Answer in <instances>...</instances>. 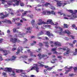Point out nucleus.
<instances>
[{"mask_svg": "<svg viewBox=\"0 0 77 77\" xmlns=\"http://www.w3.org/2000/svg\"><path fill=\"white\" fill-rule=\"evenodd\" d=\"M3 70L5 71H8L9 72L8 73H10L11 71L13 73L11 74L12 75H15V69H12L11 68H5L3 69Z\"/></svg>", "mask_w": 77, "mask_h": 77, "instance_id": "obj_4", "label": "nucleus"}, {"mask_svg": "<svg viewBox=\"0 0 77 77\" xmlns=\"http://www.w3.org/2000/svg\"><path fill=\"white\" fill-rule=\"evenodd\" d=\"M76 42H77V41L75 40H74L73 41V44H75V43Z\"/></svg>", "mask_w": 77, "mask_h": 77, "instance_id": "obj_64", "label": "nucleus"}, {"mask_svg": "<svg viewBox=\"0 0 77 77\" xmlns=\"http://www.w3.org/2000/svg\"><path fill=\"white\" fill-rule=\"evenodd\" d=\"M55 45H58V46L60 47V46H61V44H60L59 42H56L55 43Z\"/></svg>", "mask_w": 77, "mask_h": 77, "instance_id": "obj_22", "label": "nucleus"}, {"mask_svg": "<svg viewBox=\"0 0 77 77\" xmlns=\"http://www.w3.org/2000/svg\"><path fill=\"white\" fill-rule=\"evenodd\" d=\"M53 67H54V66H53V67H48L47 70H48L49 71H51V69H52V68H53Z\"/></svg>", "mask_w": 77, "mask_h": 77, "instance_id": "obj_40", "label": "nucleus"}, {"mask_svg": "<svg viewBox=\"0 0 77 77\" xmlns=\"http://www.w3.org/2000/svg\"><path fill=\"white\" fill-rule=\"evenodd\" d=\"M45 24H51L52 25H55V26H57L58 24L57 22H55L54 23H53V21L51 19H48L47 20V23L45 22Z\"/></svg>", "mask_w": 77, "mask_h": 77, "instance_id": "obj_5", "label": "nucleus"}, {"mask_svg": "<svg viewBox=\"0 0 77 77\" xmlns=\"http://www.w3.org/2000/svg\"><path fill=\"white\" fill-rule=\"evenodd\" d=\"M27 42V39H25V41H23V44H25V43H26Z\"/></svg>", "mask_w": 77, "mask_h": 77, "instance_id": "obj_54", "label": "nucleus"}, {"mask_svg": "<svg viewBox=\"0 0 77 77\" xmlns=\"http://www.w3.org/2000/svg\"><path fill=\"white\" fill-rule=\"evenodd\" d=\"M37 52H38V53H40L41 51V48H38V50H36Z\"/></svg>", "mask_w": 77, "mask_h": 77, "instance_id": "obj_43", "label": "nucleus"}, {"mask_svg": "<svg viewBox=\"0 0 77 77\" xmlns=\"http://www.w3.org/2000/svg\"><path fill=\"white\" fill-rule=\"evenodd\" d=\"M51 13L52 14H53V15H55V12L53 11H51Z\"/></svg>", "mask_w": 77, "mask_h": 77, "instance_id": "obj_60", "label": "nucleus"}, {"mask_svg": "<svg viewBox=\"0 0 77 77\" xmlns=\"http://www.w3.org/2000/svg\"><path fill=\"white\" fill-rule=\"evenodd\" d=\"M45 24V22L44 21H42V19H38V21L37 23V25H39V26L42 25V24Z\"/></svg>", "mask_w": 77, "mask_h": 77, "instance_id": "obj_10", "label": "nucleus"}, {"mask_svg": "<svg viewBox=\"0 0 77 77\" xmlns=\"http://www.w3.org/2000/svg\"><path fill=\"white\" fill-rule=\"evenodd\" d=\"M36 44V42L35 41H33V43L31 44V45H34L35 44Z\"/></svg>", "mask_w": 77, "mask_h": 77, "instance_id": "obj_39", "label": "nucleus"}, {"mask_svg": "<svg viewBox=\"0 0 77 77\" xmlns=\"http://www.w3.org/2000/svg\"><path fill=\"white\" fill-rule=\"evenodd\" d=\"M3 51L4 53L5 54H4L5 56H6V55H7L9 53V51H6V50L3 51V50L2 51Z\"/></svg>", "mask_w": 77, "mask_h": 77, "instance_id": "obj_21", "label": "nucleus"}, {"mask_svg": "<svg viewBox=\"0 0 77 77\" xmlns=\"http://www.w3.org/2000/svg\"><path fill=\"white\" fill-rule=\"evenodd\" d=\"M20 5L21 6H24V4L23 2H21L20 3Z\"/></svg>", "mask_w": 77, "mask_h": 77, "instance_id": "obj_51", "label": "nucleus"}, {"mask_svg": "<svg viewBox=\"0 0 77 77\" xmlns=\"http://www.w3.org/2000/svg\"><path fill=\"white\" fill-rule=\"evenodd\" d=\"M77 49H75V52L73 53L74 55H76V54H77Z\"/></svg>", "mask_w": 77, "mask_h": 77, "instance_id": "obj_42", "label": "nucleus"}, {"mask_svg": "<svg viewBox=\"0 0 77 77\" xmlns=\"http://www.w3.org/2000/svg\"><path fill=\"white\" fill-rule=\"evenodd\" d=\"M20 1V0H11L8 2L7 4L9 6H11L12 5H13V6H18Z\"/></svg>", "mask_w": 77, "mask_h": 77, "instance_id": "obj_3", "label": "nucleus"}, {"mask_svg": "<svg viewBox=\"0 0 77 77\" xmlns=\"http://www.w3.org/2000/svg\"><path fill=\"white\" fill-rule=\"evenodd\" d=\"M10 41L11 42H12V43H15V42H20V40L17 38L14 39L13 38H11L10 39Z\"/></svg>", "mask_w": 77, "mask_h": 77, "instance_id": "obj_11", "label": "nucleus"}, {"mask_svg": "<svg viewBox=\"0 0 77 77\" xmlns=\"http://www.w3.org/2000/svg\"><path fill=\"white\" fill-rule=\"evenodd\" d=\"M11 23V21L10 20H8L7 19H5L4 20L0 21V24H6L7 23Z\"/></svg>", "mask_w": 77, "mask_h": 77, "instance_id": "obj_6", "label": "nucleus"}, {"mask_svg": "<svg viewBox=\"0 0 77 77\" xmlns=\"http://www.w3.org/2000/svg\"><path fill=\"white\" fill-rule=\"evenodd\" d=\"M50 44H51V47H54V46L53 45V44H54V43H53V42L52 41H51L50 42Z\"/></svg>", "mask_w": 77, "mask_h": 77, "instance_id": "obj_28", "label": "nucleus"}, {"mask_svg": "<svg viewBox=\"0 0 77 77\" xmlns=\"http://www.w3.org/2000/svg\"><path fill=\"white\" fill-rule=\"evenodd\" d=\"M57 5L58 6H60L62 5V3H61V1H57Z\"/></svg>", "mask_w": 77, "mask_h": 77, "instance_id": "obj_20", "label": "nucleus"}, {"mask_svg": "<svg viewBox=\"0 0 77 77\" xmlns=\"http://www.w3.org/2000/svg\"><path fill=\"white\" fill-rule=\"evenodd\" d=\"M23 17H24L23 16H22L21 18L23 21H27V20L26 19L24 18Z\"/></svg>", "mask_w": 77, "mask_h": 77, "instance_id": "obj_50", "label": "nucleus"}, {"mask_svg": "<svg viewBox=\"0 0 77 77\" xmlns=\"http://www.w3.org/2000/svg\"><path fill=\"white\" fill-rule=\"evenodd\" d=\"M33 59L32 58H29V59H28V63H30V62H32V60Z\"/></svg>", "mask_w": 77, "mask_h": 77, "instance_id": "obj_38", "label": "nucleus"}, {"mask_svg": "<svg viewBox=\"0 0 77 77\" xmlns=\"http://www.w3.org/2000/svg\"><path fill=\"white\" fill-rule=\"evenodd\" d=\"M50 32L49 31H47L46 32V35H48L49 37H50Z\"/></svg>", "mask_w": 77, "mask_h": 77, "instance_id": "obj_29", "label": "nucleus"}, {"mask_svg": "<svg viewBox=\"0 0 77 77\" xmlns=\"http://www.w3.org/2000/svg\"><path fill=\"white\" fill-rule=\"evenodd\" d=\"M72 69V67H70L69 68H68L69 70L66 71L65 74L68 73L69 72H70V71H71Z\"/></svg>", "mask_w": 77, "mask_h": 77, "instance_id": "obj_23", "label": "nucleus"}, {"mask_svg": "<svg viewBox=\"0 0 77 77\" xmlns=\"http://www.w3.org/2000/svg\"><path fill=\"white\" fill-rule=\"evenodd\" d=\"M63 26L64 28H68V25H67L66 24H64Z\"/></svg>", "mask_w": 77, "mask_h": 77, "instance_id": "obj_31", "label": "nucleus"}, {"mask_svg": "<svg viewBox=\"0 0 77 77\" xmlns=\"http://www.w3.org/2000/svg\"><path fill=\"white\" fill-rule=\"evenodd\" d=\"M17 34L18 35H14V38H16L17 37H20V38L23 37V34L21 33V32L17 31Z\"/></svg>", "mask_w": 77, "mask_h": 77, "instance_id": "obj_7", "label": "nucleus"}, {"mask_svg": "<svg viewBox=\"0 0 77 77\" xmlns=\"http://www.w3.org/2000/svg\"><path fill=\"white\" fill-rule=\"evenodd\" d=\"M13 32H14V33H15V32H17L16 28H13Z\"/></svg>", "mask_w": 77, "mask_h": 77, "instance_id": "obj_45", "label": "nucleus"}, {"mask_svg": "<svg viewBox=\"0 0 77 77\" xmlns=\"http://www.w3.org/2000/svg\"><path fill=\"white\" fill-rule=\"evenodd\" d=\"M44 72L45 74H47L48 73V72L47 71V70H44Z\"/></svg>", "mask_w": 77, "mask_h": 77, "instance_id": "obj_52", "label": "nucleus"}, {"mask_svg": "<svg viewBox=\"0 0 77 77\" xmlns=\"http://www.w3.org/2000/svg\"><path fill=\"white\" fill-rule=\"evenodd\" d=\"M13 47L14 48L12 49V51H14V50H17V46L15 45H13Z\"/></svg>", "mask_w": 77, "mask_h": 77, "instance_id": "obj_24", "label": "nucleus"}, {"mask_svg": "<svg viewBox=\"0 0 77 77\" xmlns=\"http://www.w3.org/2000/svg\"><path fill=\"white\" fill-rule=\"evenodd\" d=\"M55 27L56 28V29H58L57 30H55V33H59L60 35H64L65 33H67V34L69 35V37H71V38H72V39H74V36H73V35H70V34H71V32L69 31V30H66L63 32V29L62 28L57 26H55Z\"/></svg>", "mask_w": 77, "mask_h": 77, "instance_id": "obj_1", "label": "nucleus"}, {"mask_svg": "<svg viewBox=\"0 0 77 77\" xmlns=\"http://www.w3.org/2000/svg\"><path fill=\"white\" fill-rule=\"evenodd\" d=\"M59 50H62V51H65L66 50V53L67 54H69L70 53V49L68 48L67 47L64 48H58Z\"/></svg>", "mask_w": 77, "mask_h": 77, "instance_id": "obj_8", "label": "nucleus"}, {"mask_svg": "<svg viewBox=\"0 0 77 77\" xmlns=\"http://www.w3.org/2000/svg\"><path fill=\"white\" fill-rule=\"evenodd\" d=\"M38 56L39 57V58H38V59H39V60H41V58H42V57H47L46 59H47V58H48V57H47V55H41V54H39Z\"/></svg>", "mask_w": 77, "mask_h": 77, "instance_id": "obj_13", "label": "nucleus"}, {"mask_svg": "<svg viewBox=\"0 0 77 77\" xmlns=\"http://www.w3.org/2000/svg\"><path fill=\"white\" fill-rule=\"evenodd\" d=\"M27 13H28V11H25L24 12V13L23 14V15H22V16H24L25 15H26V14Z\"/></svg>", "mask_w": 77, "mask_h": 77, "instance_id": "obj_36", "label": "nucleus"}, {"mask_svg": "<svg viewBox=\"0 0 77 77\" xmlns=\"http://www.w3.org/2000/svg\"><path fill=\"white\" fill-rule=\"evenodd\" d=\"M6 10L8 11V12H11V11H12V9H9V8H7Z\"/></svg>", "mask_w": 77, "mask_h": 77, "instance_id": "obj_49", "label": "nucleus"}, {"mask_svg": "<svg viewBox=\"0 0 77 77\" xmlns=\"http://www.w3.org/2000/svg\"><path fill=\"white\" fill-rule=\"evenodd\" d=\"M27 56H23V59H26V58H27Z\"/></svg>", "mask_w": 77, "mask_h": 77, "instance_id": "obj_63", "label": "nucleus"}, {"mask_svg": "<svg viewBox=\"0 0 77 77\" xmlns=\"http://www.w3.org/2000/svg\"><path fill=\"white\" fill-rule=\"evenodd\" d=\"M20 71V72H23V70H17L16 71V72L18 73Z\"/></svg>", "mask_w": 77, "mask_h": 77, "instance_id": "obj_47", "label": "nucleus"}, {"mask_svg": "<svg viewBox=\"0 0 77 77\" xmlns=\"http://www.w3.org/2000/svg\"><path fill=\"white\" fill-rule=\"evenodd\" d=\"M67 11L69 12H71V13H73V11L72 10H67Z\"/></svg>", "mask_w": 77, "mask_h": 77, "instance_id": "obj_37", "label": "nucleus"}, {"mask_svg": "<svg viewBox=\"0 0 77 77\" xmlns=\"http://www.w3.org/2000/svg\"><path fill=\"white\" fill-rule=\"evenodd\" d=\"M37 6L38 7H41V6H44V5H37Z\"/></svg>", "mask_w": 77, "mask_h": 77, "instance_id": "obj_58", "label": "nucleus"}, {"mask_svg": "<svg viewBox=\"0 0 77 77\" xmlns=\"http://www.w3.org/2000/svg\"><path fill=\"white\" fill-rule=\"evenodd\" d=\"M18 12H24V10H21L20 9L19 11H18Z\"/></svg>", "mask_w": 77, "mask_h": 77, "instance_id": "obj_53", "label": "nucleus"}, {"mask_svg": "<svg viewBox=\"0 0 77 77\" xmlns=\"http://www.w3.org/2000/svg\"><path fill=\"white\" fill-rule=\"evenodd\" d=\"M23 50V48L22 47H21L20 48V51L21 52V53H23V52H22V51Z\"/></svg>", "mask_w": 77, "mask_h": 77, "instance_id": "obj_57", "label": "nucleus"}, {"mask_svg": "<svg viewBox=\"0 0 77 77\" xmlns=\"http://www.w3.org/2000/svg\"><path fill=\"white\" fill-rule=\"evenodd\" d=\"M33 69L36 70L37 72H39V68H38V65H37V64H34V66L32 67L31 68V70H33Z\"/></svg>", "mask_w": 77, "mask_h": 77, "instance_id": "obj_9", "label": "nucleus"}, {"mask_svg": "<svg viewBox=\"0 0 77 77\" xmlns=\"http://www.w3.org/2000/svg\"><path fill=\"white\" fill-rule=\"evenodd\" d=\"M25 29L26 30H32V27H28L27 28H26Z\"/></svg>", "mask_w": 77, "mask_h": 77, "instance_id": "obj_35", "label": "nucleus"}, {"mask_svg": "<svg viewBox=\"0 0 77 77\" xmlns=\"http://www.w3.org/2000/svg\"><path fill=\"white\" fill-rule=\"evenodd\" d=\"M4 13L5 15H4L3 16H1L0 17L1 19H3V18H5V17H8L9 15V13L8 14H7V12H5Z\"/></svg>", "mask_w": 77, "mask_h": 77, "instance_id": "obj_15", "label": "nucleus"}, {"mask_svg": "<svg viewBox=\"0 0 77 77\" xmlns=\"http://www.w3.org/2000/svg\"><path fill=\"white\" fill-rule=\"evenodd\" d=\"M48 5H49V7L50 6V3H47L46 4H45V6H46V7L48 6Z\"/></svg>", "mask_w": 77, "mask_h": 77, "instance_id": "obj_27", "label": "nucleus"}, {"mask_svg": "<svg viewBox=\"0 0 77 77\" xmlns=\"http://www.w3.org/2000/svg\"><path fill=\"white\" fill-rule=\"evenodd\" d=\"M47 15H50L51 12L50 11H46Z\"/></svg>", "mask_w": 77, "mask_h": 77, "instance_id": "obj_48", "label": "nucleus"}, {"mask_svg": "<svg viewBox=\"0 0 77 77\" xmlns=\"http://www.w3.org/2000/svg\"><path fill=\"white\" fill-rule=\"evenodd\" d=\"M42 63H43V62H39L38 63V65L39 66H45V68H47V69L48 68V66H44V65L42 64Z\"/></svg>", "mask_w": 77, "mask_h": 77, "instance_id": "obj_16", "label": "nucleus"}, {"mask_svg": "<svg viewBox=\"0 0 77 77\" xmlns=\"http://www.w3.org/2000/svg\"><path fill=\"white\" fill-rule=\"evenodd\" d=\"M20 49H17V52H16V54H18L19 53H20Z\"/></svg>", "mask_w": 77, "mask_h": 77, "instance_id": "obj_46", "label": "nucleus"}, {"mask_svg": "<svg viewBox=\"0 0 77 77\" xmlns=\"http://www.w3.org/2000/svg\"><path fill=\"white\" fill-rule=\"evenodd\" d=\"M26 17H30L31 18H33V15H26Z\"/></svg>", "mask_w": 77, "mask_h": 77, "instance_id": "obj_25", "label": "nucleus"}, {"mask_svg": "<svg viewBox=\"0 0 77 77\" xmlns=\"http://www.w3.org/2000/svg\"><path fill=\"white\" fill-rule=\"evenodd\" d=\"M35 20H34L32 19L31 21V23L32 24V25H33V24L35 23Z\"/></svg>", "mask_w": 77, "mask_h": 77, "instance_id": "obj_32", "label": "nucleus"}, {"mask_svg": "<svg viewBox=\"0 0 77 77\" xmlns=\"http://www.w3.org/2000/svg\"><path fill=\"white\" fill-rule=\"evenodd\" d=\"M43 34H44V32H43L42 31H41L38 34L37 36H39L41 35H43Z\"/></svg>", "mask_w": 77, "mask_h": 77, "instance_id": "obj_30", "label": "nucleus"}, {"mask_svg": "<svg viewBox=\"0 0 77 77\" xmlns=\"http://www.w3.org/2000/svg\"><path fill=\"white\" fill-rule=\"evenodd\" d=\"M25 74L26 73H23L20 75L21 76H22V77H29L28 76L25 75ZM30 77H35V75H30Z\"/></svg>", "mask_w": 77, "mask_h": 77, "instance_id": "obj_17", "label": "nucleus"}, {"mask_svg": "<svg viewBox=\"0 0 77 77\" xmlns=\"http://www.w3.org/2000/svg\"><path fill=\"white\" fill-rule=\"evenodd\" d=\"M49 7L51 9H52V10H55V7H54V6H52L51 5Z\"/></svg>", "mask_w": 77, "mask_h": 77, "instance_id": "obj_26", "label": "nucleus"}, {"mask_svg": "<svg viewBox=\"0 0 77 77\" xmlns=\"http://www.w3.org/2000/svg\"><path fill=\"white\" fill-rule=\"evenodd\" d=\"M44 43L45 45V46L47 47H48V42H44Z\"/></svg>", "mask_w": 77, "mask_h": 77, "instance_id": "obj_34", "label": "nucleus"}, {"mask_svg": "<svg viewBox=\"0 0 77 77\" xmlns=\"http://www.w3.org/2000/svg\"><path fill=\"white\" fill-rule=\"evenodd\" d=\"M73 69L75 71H76V72H77V67H75L73 68Z\"/></svg>", "mask_w": 77, "mask_h": 77, "instance_id": "obj_55", "label": "nucleus"}, {"mask_svg": "<svg viewBox=\"0 0 77 77\" xmlns=\"http://www.w3.org/2000/svg\"><path fill=\"white\" fill-rule=\"evenodd\" d=\"M36 8H37V7L35 8V9L36 10V11H38L39 12L41 11V9L38 8L37 9Z\"/></svg>", "mask_w": 77, "mask_h": 77, "instance_id": "obj_33", "label": "nucleus"}, {"mask_svg": "<svg viewBox=\"0 0 77 77\" xmlns=\"http://www.w3.org/2000/svg\"><path fill=\"white\" fill-rule=\"evenodd\" d=\"M56 48H52L51 50V51L53 52V53H54V54H56L57 55H58L59 54L58 52H57L56 51Z\"/></svg>", "mask_w": 77, "mask_h": 77, "instance_id": "obj_18", "label": "nucleus"}, {"mask_svg": "<svg viewBox=\"0 0 77 77\" xmlns=\"http://www.w3.org/2000/svg\"><path fill=\"white\" fill-rule=\"evenodd\" d=\"M29 48L28 47H26V48H27V51L29 53H30V56L31 57H36V56L35 55L33 54V53L30 51V49H29Z\"/></svg>", "mask_w": 77, "mask_h": 77, "instance_id": "obj_12", "label": "nucleus"}, {"mask_svg": "<svg viewBox=\"0 0 77 77\" xmlns=\"http://www.w3.org/2000/svg\"><path fill=\"white\" fill-rule=\"evenodd\" d=\"M42 14L43 15H47V11H43L42 12Z\"/></svg>", "mask_w": 77, "mask_h": 77, "instance_id": "obj_41", "label": "nucleus"}, {"mask_svg": "<svg viewBox=\"0 0 77 77\" xmlns=\"http://www.w3.org/2000/svg\"><path fill=\"white\" fill-rule=\"evenodd\" d=\"M17 26H22V23H16Z\"/></svg>", "mask_w": 77, "mask_h": 77, "instance_id": "obj_44", "label": "nucleus"}, {"mask_svg": "<svg viewBox=\"0 0 77 77\" xmlns=\"http://www.w3.org/2000/svg\"><path fill=\"white\" fill-rule=\"evenodd\" d=\"M72 27H73V28H75V25L74 24L72 25Z\"/></svg>", "mask_w": 77, "mask_h": 77, "instance_id": "obj_56", "label": "nucleus"}, {"mask_svg": "<svg viewBox=\"0 0 77 77\" xmlns=\"http://www.w3.org/2000/svg\"><path fill=\"white\" fill-rule=\"evenodd\" d=\"M73 12H75V13H73L72 14V15L69 14H65L61 13L60 12H58V13L60 14V15H63V17H64V19H66L67 20H74L76 18H77V14L76 13H77V10H73Z\"/></svg>", "mask_w": 77, "mask_h": 77, "instance_id": "obj_2", "label": "nucleus"}, {"mask_svg": "<svg viewBox=\"0 0 77 77\" xmlns=\"http://www.w3.org/2000/svg\"><path fill=\"white\" fill-rule=\"evenodd\" d=\"M58 58H59V60H61L62 59V57L61 56H58Z\"/></svg>", "mask_w": 77, "mask_h": 77, "instance_id": "obj_59", "label": "nucleus"}, {"mask_svg": "<svg viewBox=\"0 0 77 77\" xmlns=\"http://www.w3.org/2000/svg\"><path fill=\"white\" fill-rule=\"evenodd\" d=\"M21 18H17L16 19V20H17V21H19L20 20Z\"/></svg>", "mask_w": 77, "mask_h": 77, "instance_id": "obj_62", "label": "nucleus"}, {"mask_svg": "<svg viewBox=\"0 0 77 77\" xmlns=\"http://www.w3.org/2000/svg\"><path fill=\"white\" fill-rule=\"evenodd\" d=\"M74 1V0H70V1H64V2H65L63 4V6H64L65 5H66L68 4V3L69 4L70 3V2H73Z\"/></svg>", "mask_w": 77, "mask_h": 77, "instance_id": "obj_14", "label": "nucleus"}, {"mask_svg": "<svg viewBox=\"0 0 77 77\" xmlns=\"http://www.w3.org/2000/svg\"><path fill=\"white\" fill-rule=\"evenodd\" d=\"M17 58V57L15 56H12V58L10 59H7L6 60L7 61H9L10 60H14Z\"/></svg>", "mask_w": 77, "mask_h": 77, "instance_id": "obj_19", "label": "nucleus"}, {"mask_svg": "<svg viewBox=\"0 0 77 77\" xmlns=\"http://www.w3.org/2000/svg\"><path fill=\"white\" fill-rule=\"evenodd\" d=\"M69 54H68L67 52L65 53H64V56H67V55H68Z\"/></svg>", "mask_w": 77, "mask_h": 77, "instance_id": "obj_61", "label": "nucleus"}]
</instances>
